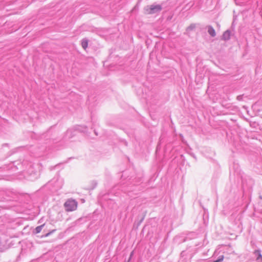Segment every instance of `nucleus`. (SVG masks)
<instances>
[{
	"mask_svg": "<svg viewBox=\"0 0 262 262\" xmlns=\"http://www.w3.org/2000/svg\"><path fill=\"white\" fill-rule=\"evenodd\" d=\"M78 206V203L73 199L68 200L64 204V206L67 211H73L75 210Z\"/></svg>",
	"mask_w": 262,
	"mask_h": 262,
	"instance_id": "f257e3e1",
	"label": "nucleus"
},
{
	"mask_svg": "<svg viewBox=\"0 0 262 262\" xmlns=\"http://www.w3.org/2000/svg\"><path fill=\"white\" fill-rule=\"evenodd\" d=\"M162 10V6L160 5H151L147 6L144 9L146 14H152L160 12Z\"/></svg>",
	"mask_w": 262,
	"mask_h": 262,
	"instance_id": "f03ea898",
	"label": "nucleus"
},
{
	"mask_svg": "<svg viewBox=\"0 0 262 262\" xmlns=\"http://www.w3.org/2000/svg\"><path fill=\"white\" fill-rule=\"evenodd\" d=\"M230 37V32L228 31H225L222 36V39L226 40L229 39Z\"/></svg>",
	"mask_w": 262,
	"mask_h": 262,
	"instance_id": "7ed1b4c3",
	"label": "nucleus"
},
{
	"mask_svg": "<svg viewBox=\"0 0 262 262\" xmlns=\"http://www.w3.org/2000/svg\"><path fill=\"white\" fill-rule=\"evenodd\" d=\"M208 32L211 36L214 37L216 35L215 30L211 26L208 27Z\"/></svg>",
	"mask_w": 262,
	"mask_h": 262,
	"instance_id": "20e7f679",
	"label": "nucleus"
},
{
	"mask_svg": "<svg viewBox=\"0 0 262 262\" xmlns=\"http://www.w3.org/2000/svg\"><path fill=\"white\" fill-rule=\"evenodd\" d=\"M82 48L85 50L88 46V41L87 40H83L81 42Z\"/></svg>",
	"mask_w": 262,
	"mask_h": 262,
	"instance_id": "39448f33",
	"label": "nucleus"
},
{
	"mask_svg": "<svg viewBox=\"0 0 262 262\" xmlns=\"http://www.w3.org/2000/svg\"><path fill=\"white\" fill-rule=\"evenodd\" d=\"M255 254L257 255L256 258L257 260L262 261V255L260 253V252L259 251H255Z\"/></svg>",
	"mask_w": 262,
	"mask_h": 262,
	"instance_id": "423d86ee",
	"label": "nucleus"
},
{
	"mask_svg": "<svg viewBox=\"0 0 262 262\" xmlns=\"http://www.w3.org/2000/svg\"><path fill=\"white\" fill-rule=\"evenodd\" d=\"M44 225H41V226H38L35 229V231H36V233H38L39 232H40V231H41L42 230V227Z\"/></svg>",
	"mask_w": 262,
	"mask_h": 262,
	"instance_id": "0eeeda50",
	"label": "nucleus"
},
{
	"mask_svg": "<svg viewBox=\"0 0 262 262\" xmlns=\"http://www.w3.org/2000/svg\"><path fill=\"white\" fill-rule=\"evenodd\" d=\"M224 256L223 255H221L219 257V258L217 260L214 261L213 262L222 261L224 259Z\"/></svg>",
	"mask_w": 262,
	"mask_h": 262,
	"instance_id": "6e6552de",
	"label": "nucleus"
}]
</instances>
